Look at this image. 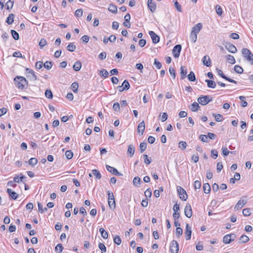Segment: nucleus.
Returning a JSON list of instances; mask_svg holds the SVG:
<instances>
[{"label":"nucleus","instance_id":"052dcab7","mask_svg":"<svg viewBox=\"0 0 253 253\" xmlns=\"http://www.w3.org/2000/svg\"><path fill=\"white\" fill-rule=\"evenodd\" d=\"M182 233H183V230H182V228H180V227H177L176 229V233H175L176 236H177V237H179L180 236H181L182 234Z\"/></svg>","mask_w":253,"mask_h":253},{"label":"nucleus","instance_id":"a211bd4d","mask_svg":"<svg viewBox=\"0 0 253 253\" xmlns=\"http://www.w3.org/2000/svg\"><path fill=\"white\" fill-rule=\"evenodd\" d=\"M7 192L9 196L13 200H16L18 197V194L13 191L11 189L8 188L7 189Z\"/></svg>","mask_w":253,"mask_h":253},{"label":"nucleus","instance_id":"6e6552de","mask_svg":"<svg viewBox=\"0 0 253 253\" xmlns=\"http://www.w3.org/2000/svg\"><path fill=\"white\" fill-rule=\"evenodd\" d=\"M184 214L188 218H190L192 215V211L191 205L189 204H186L184 209Z\"/></svg>","mask_w":253,"mask_h":253},{"label":"nucleus","instance_id":"bf43d9fd","mask_svg":"<svg viewBox=\"0 0 253 253\" xmlns=\"http://www.w3.org/2000/svg\"><path fill=\"white\" fill-rule=\"evenodd\" d=\"M169 72L171 76H172L173 79H175V71L173 68L169 67Z\"/></svg>","mask_w":253,"mask_h":253},{"label":"nucleus","instance_id":"393cba45","mask_svg":"<svg viewBox=\"0 0 253 253\" xmlns=\"http://www.w3.org/2000/svg\"><path fill=\"white\" fill-rule=\"evenodd\" d=\"M188 79L190 82H195L196 80L194 73L191 71L187 76Z\"/></svg>","mask_w":253,"mask_h":253},{"label":"nucleus","instance_id":"a878e982","mask_svg":"<svg viewBox=\"0 0 253 253\" xmlns=\"http://www.w3.org/2000/svg\"><path fill=\"white\" fill-rule=\"evenodd\" d=\"M205 81L207 83V85L209 87L212 88H215L216 84L214 81L209 80H206Z\"/></svg>","mask_w":253,"mask_h":253},{"label":"nucleus","instance_id":"5fc2aeb1","mask_svg":"<svg viewBox=\"0 0 253 253\" xmlns=\"http://www.w3.org/2000/svg\"><path fill=\"white\" fill-rule=\"evenodd\" d=\"M108 205L111 209H114L116 207L115 200H108Z\"/></svg>","mask_w":253,"mask_h":253},{"label":"nucleus","instance_id":"aec40b11","mask_svg":"<svg viewBox=\"0 0 253 253\" xmlns=\"http://www.w3.org/2000/svg\"><path fill=\"white\" fill-rule=\"evenodd\" d=\"M135 152V147L132 144L128 145L127 153L130 157H132Z\"/></svg>","mask_w":253,"mask_h":253},{"label":"nucleus","instance_id":"0e129e2a","mask_svg":"<svg viewBox=\"0 0 253 253\" xmlns=\"http://www.w3.org/2000/svg\"><path fill=\"white\" fill-rule=\"evenodd\" d=\"M201 186V182L200 181L196 180L194 182V188L195 190L200 189Z\"/></svg>","mask_w":253,"mask_h":253},{"label":"nucleus","instance_id":"13d9d810","mask_svg":"<svg viewBox=\"0 0 253 253\" xmlns=\"http://www.w3.org/2000/svg\"><path fill=\"white\" fill-rule=\"evenodd\" d=\"M242 212H243V215L246 216H249L251 214L250 208L244 209L243 210Z\"/></svg>","mask_w":253,"mask_h":253},{"label":"nucleus","instance_id":"bb28decb","mask_svg":"<svg viewBox=\"0 0 253 253\" xmlns=\"http://www.w3.org/2000/svg\"><path fill=\"white\" fill-rule=\"evenodd\" d=\"M123 88L122 90H127L130 87V85L128 82L125 80L122 84Z\"/></svg>","mask_w":253,"mask_h":253},{"label":"nucleus","instance_id":"c756f323","mask_svg":"<svg viewBox=\"0 0 253 253\" xmlns=\"http://www.w3.org/2000/svg\"><path fill=\"white\" fill-rule=\"evenodd\" d=\"M76 49V46L74 44V43H70L68 46H67V49L71 52L74 51Z\"/></svg>","mask_w":253,"mask_h":253},{"label":"nucleus","instance_id":"09e8293b","mask_svg":"<svg viewBox=\"0 0 253 253\" xmlns=\"http://www.w3.org/2000/svg\"><path fill=\"white\" fill-rule=\"evenodd\" d=\"M45 95L46 97L51 99L53 97V94L50 89H46L45 92Z\"/></svg>","mask_w":253,"mask_h":253},{"label":"nucleus","instance_id":"37998d69","mask_svg":"<svg viewBox=\"0 0 253 253\" xmlns=\"http://www.w3.org/2000/svg\"><path fill=\"white\" fill-rule=\"evenodd\" d=\"M11 35L15 40H18L19 38V34L15 30H11Z\"/></svg>","mask_w":253,"mask_h":253},{"label":"nucleus","instance_id":"680f3d73","mask_svg":"<svg viewBox=\"0 0 253 253\" xmlns=\"http://www.w3.org/2000/svg\"><path fill=\"white\" fill-rule=\"evenodd\" d=\"M199 139L203 142H208V136L206 135L201 134L199 136Z\"/></svg>","mask_w":253,"mask_h":253},{"label":"nucleus","instance_id":"6ab92c4d","mask_svg":"<svg viewBox=\"0 0 253 253\" xmlns=\"http://www.w3.org/2000/svg\"><path fill=\"white\" fill-rule=\"evenodd\" d=\"M145 123H144V121H143L139 124V125L138 126V127H137V131L138 132H141V134L142 135L145 130Z\"/></svg>","mask_w":253,"mask_h":253},{"label":"nucleus","instance_id":"9b49d317","mask_svg":"<svg viewBox=\"0 0 253 253\" xmlns=\"http://www.w3.org/2000/svg\"><path fill=\"white\" fill-rule=\"evenodd\" d=\"M106 168L109 172H110L111 173H113L114 175H122V174L118 172V170L115 168L111 167L109 165H106Z\"/></svg>","mask_w":253,"mask_h":253},{"label":"nucleus","instance_id":"2f4dec72","mask_svg":"<svg viewBox=\"0 0 253 253\" xmlns=\"http://www.w3.org/2000/svg\"><path fill=\"white\" fill-rule=\"evenodd\" d=\"M14 17V15L13 14H9L6 19V22L9 25L11 24L13 22Z\"/></svg>","mask_w":253,"mask_h":253},{"label":"nucleus","instance_id":"c85d7f7f","mask_svg":"<svg viewBox=\"0 0 253 253\" xmlns=\"http://www.w3.org/2000/svg\"><path fill=\"white\" fill-rule=\"evenodd\" d=\"M249 238L246 235H243L239 238V241L241 243H246L249 241Z\"/></svg>","mask_w":253,"mask_h":253},{"label":"nucleus","instance_id":"69168bd1","mask_svg":"<svg viewBox=\"0 0 253 253\" xmlns=\"http://www.w3.org/2000/svg\"><path fill=\"white\" fill-rule=\"evenodd\" d=\"M43 64L42 63V61H38L36 62V64H35V67L37 69H41L43 67Z\"/></svg>","mask_w":253,"mask_h":253},{"label":"nucleus","instance_id":"f03ea898","mask_svg":"<svg viewBox=\"0 0 253 253\" xmlns=\"http://www.w3.org/2000/svg\"><path fill=\"white\" fill-rule=\"evenodd\" d=\"M242 53L244 58L251 65H253V54L251 51L248 48H244L242 49Z\"/></svg>","mask_w":253,"mask_h":253},{"label":"nucleus","instance_id":"c03bdc74","mask_svg":"<svg viewBox=\"0 0 253 253\" xmlns=\"http://www.w3.org/2000/svg\"><path fill=\"white\" fill-rule=\"evenodd\" d=\"M200 107L199 105L197 102H194L192 104L191 111L193 112H196L198 110L199 108Z\"/></svg>","mask_w":253,"mask_h":253},{"label":"nucleus","instance_id":"473e14b6","mask_svg":"<svg viewBox=\"0 0 253 253\" xmlns=\"http://www.w3.org/2000/svg\"><path fill=\"white\" fill-rule=\"evenodd\" d=\"M140 151L141 153L144 152L147 148V143L145 141H143L140 144Z\"/></svg>","mask_w":253,"mask_h":253},{"label":"nucleus","instance_id":"e433bc0d","mask_svg":"<svg viewBox=\"0 0 253 253\" xmlns=\"http://www.w3.org/2000/svg\"><path fill=\"white\" fill-rule=\"evenodd\" d=\"M108 74L109 73L106 69H102L100 71L99 75L101 77L107 78L108 76Z\"/></svg>","mask_w":253,"mask_h":253},{"label":"nucleus","instance_id":"9d476101","mask_svg":"<svg viewBox=\"0 0 253 253\" xmlns=\"http://www.w3.org/2000/svg\"><path fill=\"white\" fill-rule=\"evenodd\" d=\"M225 48L230 52L234 53L237 51V48L235 45L231 43H226L225 45Z\"/></svg>","mask_w":253,"mask_h":253},{"label":"nucleus","instance_id":"72a5a7b5","mask_svg":"<svg viewBox=\"0 0 253 253\" xmlns=\"http://www.w3.org/2000/svg\"><path fill=\"white\" fill-rule=\"evenodd\" d=\"M141 181L140 178L136 176L134 178L133 180V184L134 186L138 187L139 185L140 184Z\"/></svg>","mask_w":253,"mask_h":253},{"label":"nucleus","instance_id":"e2e57ef3","mask_svg":"<svg viewBox=\"0 0 253 253\" xmlns=\"http://www.w3.org/2000/svg\"><path fill=\"white\" fill-rule=\"evenodd\" d=\"M154 65L158 69H160L162 67L161 63L159 61H158L156 58L154 59Z\"/></svg>","mask_w":253,"mask_h":253},{"label":"nucleus","instance_id":"79ce46f5","mask_svg":"<svg viewBox=\"0 0 253 253\" xmlns=\"http://www.w3.org/2000/svg\"><path fill=\"white\" fill-rule=\"evenodd\" d=\"M98 248L101 250V253H105L106 252V248L103 243H99Z\"/></svg>","mask_w":253,"mask_h":253},{"label":"nucleus","instance_id":"423d86ee","mask_svg":"<svg viewBox=\"0 0 253 253\" xmlns=\"http://www.w3.org/2000/svg\"><path fill=\"white\" fill-rule=\"evenodd\" d=\"M247 201L246 199H243L242 198L240 199L234 207V210L238 211L242 208L247 203Z\"/></svg>","mask_w":253,"mask_h":253},{"label":"nucleus","instance_id":"f257e3e1","mask_svg":"<svg viewBox=\"0 0 253 253\" xmlns=\"http://www.w3.org/2000/svg\"><path fill=\"white\" fill-rule=\"evenodd\" d=\"M15 86L20 89H23L28 86V81L22 76H16L14 79Z\"/></svg>","mask_w":253,"mask_h":253},{"label":"nucleus","instance_id":"2eb2a0df","mask_svg":"<svg viewBox=\"0 0 253 253\" xmlns=\"http://www.w3.org/2000/svg\"><path fill=\"white\" fill-rule=\"evenodd\" d=\"M148 6L151 12H154L156 9V3L153 2V0H148Z\"/></svg>","mask_w":253,"mask_h":253},{"label":"nucleus","instance_id":"864d4df0","mask_svg":"<svg viewBox=\"0 0 253 253\" xmlns=\"http://www.w3.org/2000/svg\"><path fill=\"white\" fill-rule=\"evenodd\" d=\"M65 156L68 159H71L73 156V153L71 150H67L65 152Z\"/></svg>","mask_w":253,"mask_h":253},{"label":"nucleus","instance_id":"cd10ccee","mask_svg":"<svg viewBox=\"0 0 253 253\" xmlns=\"http://www.w3.org/2000/svg\"><path fill=\"white\" fill-rule=\"evenodd\" d=\"M211 186L209 183H207L204 184L203 190L205 193L208 194V193H210V192L211 191Z\"/></svg>","mask_w":253,"mask_h":253},{"label":"nucleus","instance_id":"f8f14e48","mask_svg":"<svg viewBox=\"0 0 253 253\" xmlns=\"http://www.w3.org/2000/svg\"><path fill=\"white\" fill-rule=\"evenodd\" d=\"M191 233H192V230H191V227L188 224H186L185 234L186 235L187 240L190 239V238L191 237Z\"/></svg>","mask_w":253,"mask_h":253},{"label":"nucleus","instance_id":"ea45409f","mask_svg":"<svg viewBox=\"0 0 253 253\" xmlns=\"http://www.w3.org/2000/svg\"><path fill=\"white\" fill-rule=\"evenodd\" d=\"M63 247L62 244H58L57 245V246L55 248V250L57 253H61L63 250Z\"/></svg>","mask_w":253,"mask_h":253},{"label":"nucleus","instance_id":"dca6fc26","mask_svg":"<svg viewBox=\"0 0 253 253\" xmlns=\"http://www.w3.org/2000/svg\"><path fill=\"white\" fill-rule=\"evenodd\" d=\"M28 73L30 74L31 76H28V77L30 78L31 80H37L38 79L37 76L35 75L34 71L29 68L26 69Z\"/></svg>","mask_w":253,"mask_h":253},{"label":"nucleus","instance_id":"f3484780","mask_svg":"<svg viewBox=\"0 0 253 253\" xmlns=\"http://www.w3.org/2000/svg\"><path fill=\"white\" fill-rule=\"evenodd\" d=\"M187 68L184 66H181L180 67V77L181 79L183 80L185 79L187 75Z\"/></svg>","mask_w":253,"mask_h":253},{"label":"nucleus","instance_id":"c9c22d12","mask_svg":"<svg viewBox=\"0 0 253 253\" xmlns=\"http://www.w3.org/2000/svg\"><path fill=\"white\" fill-rule=\"evenodd\" d=\"M71 89L73 90V91L75 93H77L78 91V87H79V84L78 83L74 82L73 83L71 86Z\"/></svg>","mask_w":253,"mask_h":253},{"label":"nucleus","instance_id":"4be33fe9","mask_svg":"<svg viewBox=\"0 0 253 253\" xmlns=\"http://www.w3.org/2000/svg\"><path fill=\"white\" fill-rule=\"evenodd\" d=\"M82 67L81 62L79 61L75 62L73 65V68L75 71H79L81 70Z\"/></svg>","mask_w":253,"mask_h":253},{"label":"nucleus","instance_id":"a18cd8bd","mask_svg":"<svg viewBox=\"0 0 253 253\" xmlns=\"http://www.w3.org/2000/svg\"><path fill=\"white\" fill-rule=\"evenodd\" d=\"M190 39L192 42H195L197 39V34L193 32H191Z\"/></svg>","mask_w":253,"mask_h":253},{"label":"nucleus","instance_id":"a19ab883","mask_svg":"<svg viewBox=\"0 0 253 253\" xmlns=\"http://www.w3.org/2000/svg\"><path fill=\"white\" fill-rule=\"evenodd\" d=\"M234 71L238 74H242L244 71L243 68L239 65H235L234 66Z\"/></svg>","mask_w":253,"mask_h":253},{"label":"nucleus","instance_id":"8fccbe9b","mask_svg":"<svg viewBox=\"0 0 253 253\" xmlns=\"http://www.w3.org/2000/svg\"><path fill=\"white\" fill-rule=\"evenodd\" d=\"M187 144L186 142L181 141L179 142L178 144V147L179 148H180L182 150H185L186 148Z\"/></svg>","mask_w":253,"mask_h":253},{"label":"nucleus","instance_id":"49530a36","mask_svg":"<svg viewBox=\"0 0 253 253\" xmlns=\"http://www.w3.org/2000/svg\"><path fill=\"white\" fill-rule=\"evenodd\" d=\"M43 65L45 68L47 69V70H50L52 67V63L50 61H46L44 63H43Z\"/></svg>","mask_w":253,"mask_h":253},{"label":"nucleus","instance_id":"ddd939ff","mask_svg":"<svg viewBox=\"0 0 253 253\" xmlns=\"http://www.w3.org/2000/svg\"><path fill=\"white\" fill-rule=\"evenodd\" d=\"M125 22L123 23V25L125 27L129 28L130 27V24L129 21L130 19V15L129 13L126 14L125 16Z\"/></svg>","mask_w":253,"mask_h":253},{"label":"nucleus","instance_id":"58836bf2","mask_svg":"<svg viewBox=\"0 0 253 253\" xmlns=\"http://www.w3.org/2000/svg\"><path fill=\"white\" fill-rule=\"evenodd\" d=\"M28 163L29 165L34 167L38 163V159L36 158H32L29 160Z\"/></svg>","mask_w":253,"mask_h":253},{"label":"nucleus","instance_id":"7c9ffc66","mask_svg":"<svg viewBox=\"0 0 253 253\" xmlns=\"http://www.w3.org/2000/svg\"><path fill=\"white\" fill-rule=\"evenodd\" d=\"M92 172L97 179H100L101 178V173L97 169H93Z\"/></svg>","mask_w":253,"mask_h":253},{"label":"nucleus","instance_id":"338daca9","mask_svg":"<svg viewBox=\"0 0 253 253\" xmlns=\"http://www.w3.org/2000/svg\"><path fill=\"white\" fill-rule=\"evenodd\" d=\"M46 44V41L44 39H42L39 42V45L41 48H42Z\"/></svg>","mask_w":253,"mask_h":253},{"label":"nucleus","instance_id":"3c124183","mask_svg":"<svg viewBox=\"0 0 253 253\" xmlns=\"http://www.w3.org/2000/svg\"><path fill=\"white\" fill-rule=\"evenodd\" d=\"M223 242L225 244H229L231 242V240L230 239V238L229 237L228 234L226 235L223 237Z\"/></svg>","mask_w":253,"mask_h":253},{"label":"nucleus","instance_id":"412c9836","mask_svg":"<svg viewBox=\"0 0 253 253\" xmlns=\"http://www.w3.org/2000/svg\"><path fill=\"white\" fill-rule=\"evenodd\" d=\"M203 62L204 65L207 67H210L211 66L210 58L209 56H205L203 58Z\"/></svg>","mask_w":253,"mask_h":253},{"label":"nucleus","instance_id":"4d7b16f0","mask_svg":"<svg viewBox=\"0 0 253 253\" xmlns=\"http://www.w3.org/2000/svg\"><path fill=\"white\" fill-rule=\"evenodd\" d=\"M143 158H144V163L146 164H150L151 162V158H149L148 155L146 154H144L143 155Z\"/></svg>","mask_w":253,"mask_h":253},{"label":"nucleus","instance_id":"39448f33","mask_svg":"<svg viewBox=\"0 0 253 253\" xmlns=\"http://www.w3.org/2000/svg\"><path fill=\"white\" fill-rule=\"evenodd\" d=\"M179 251V245L177 242L173 240L170 244V251L171 253H177Z\"/></svg>","mask_w":253,"mask_h":253},{"label":"nucleus","instance_id":"0eeeda50","mask_svg":"<svg viewBox=\"0 0 253 253\" xmlns=\"http://www.w3.org/2000/svg\"><path fill=\"white\" fill-rule=\"evenodd\" d=\"M181 48L182 47L180 44H177L174 46L172 49V53L175 58H178L179 56Z\"/></svg>","mask_w":253,"mask_h":253},{"label":"nucleus","instance_id":"4468645a","mask_svg":"<svg viewBox=\"0 0 253 253\" xmlns=\"http://www.w3.org/2000/svg\"><path fill=\"white\" fill-rule=\"evenodd\" d=\"M202 24L201 23H199L196 24L192 29L191 32L194 33H196V34H198L200 30L202 29Z\"/></svg>","mask_w":253,"mask_h":253},{"label":"nucleus","instance_id":"de8ad7c7","mask_svg":"<svg viewBox=\"0 0 253 253\" xmlns=\"http://www.w3.org/2000/svg\"><path fill=\"white\" fill-rule=\"evenodd\" d=\"M212 116L214 117L216 122H219L223 119V116L221 114H213Z\"/></svg>","mask_w":253,"mask_h":253},{"label":"nucleus","instance_id":"b1692460","mask_svg":"<svg viewBox=\"0 0 253 253\" xmlns=\"http://www.w3.org/2000/svg\"><path fill=\"white\" fill-rule=\"evenodd\" d=\"M108 10L113 13H117L118 11L117 6L113 4H110L109 5Z\"/></svg>","mask_w":253,"mask_h":253},{"label":"nucleus","instance_id":"5701e85b","mask_svg":"<svg viewBox=\"0 0 253 253\" xmlns=\"http://www.w3.org/2000/svg\"><path fill=\"white\" fill-rule=\"evenodd\" d=\"M100 233H101V236L105 239H106L108 237V234L107 232H106L105 229L103 228H100L99 230Z\"/></svg>","mask_w":253,"mask_h":253},{"label":"nucleus","instance_id":"7ed1b4c3","mask_svg":"<svg viewBox=\"0 0 253 253\" xmlns=\"http://www.w3.org/2000/svg\"><path fill=\"white\" fill-rule=\"evenodd\" d=\"M212 97L210 98L208 95L201 96L198 98V101L201 105H206L212 101Z\"/></svg>","mask_w":253,"mask_h":253},{"label":"nucleus","instance_id":"1a4fd4ad","mask_svg":"<svg viewBox=\"0 0 253 253\" xmlns=\"http://www.w3.org/2000/svg\"><path fill=\"white\" fill-rule=\"evenodd\" d=\"M149 34L154 43H157L159 42L160 37L154 32L150 31L149 32Z\"/></svg>","mask_w":253,"mask_h":253},{"label":"nucleus","instance_id":"774afa93","mask_svg":"<svg viewBox=\"0 0 253 253\" xmlns=\"http://www.w3.org/2000/svg\"><path fill=\"white\" fill-rule=\"evenodd\" d=\"M113 108L115 111H119L120 109V105L118 102H116L113 104Z\"/></svg>","mask_w":253,"mask_h":253},{"label":"nucleus","instance_id":"4c0bfd02","mask_svg":"<svg viewBox=\"0 0 253 253\" xmlns=\"http://www.w3.org/2000/svg\"><path fill=\"white\" fill-rule=\"evenodd\" d=\"M14 4V0H9L5 4V6L6 7V9L7 10H9L10 9H11L13 6Z\"/></svg>","mask_w":253,"mask_h":253},{"label":"nucleus","instance_id":"603ef678","mask_svg":"<svg viewBox=\"0 0 253 253\" xmlns=\"http://www.w3.org/2000/svg\"><path fill=\"white\" fill-rule=\"evenodd\" d=\"M83 11L82 9H78L75 12V15L77 17H81L82 16Z\"/></svg>","mask_w":253,"mask_h":253},{"label":"nucleus","instance_id":"6e6d98bb","mask_svg":"<svg viewBox=\"0 0 253 253\" xmlns=\"http://www.w3.org/2000/svg\"><path fill=\"white\" fill-rule=\"evenodd\" d=\"M114 242L117 245H120L121 244L122 240L120 236H116L114 238Z\"/></svg>","mask_w":253,"mask_h":253},{"label":"nucleus","instance_id":"f704fd0d","mask_svg":"<svg viewBox=\"0 0 253 253\" xmlns=\"http://www.w3.org/2000/svg\"><path fill=\"white\" fill-rule=\"evenodd\" d=\"M226 58L228 62L231 64H234L236 62L235 58L231 55H228Z\"/></svg>","mask_w":253,"mask_h":253},{"label":"nucleus","instance_id":"20e7f679","mask_svg":"<svg viewBox=\"0 0 253 253\" xmlns=\"http://www.w3.org/2000/svg\"><path fill=\"white\" fill-rule=\"evenodd\" d=\"M177 191L178 192V194L179 196V198L184 201H185L187 198L188 196L186 193V191L181 187L178 186L177 187Z\"/></svg>","mask_w":253,"mask_h":253}]
</instances>
